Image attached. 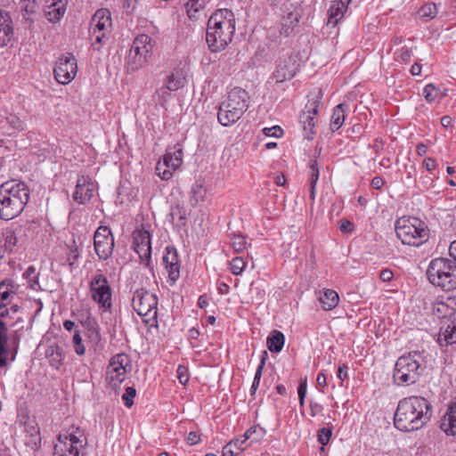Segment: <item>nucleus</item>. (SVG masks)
I'll use <instances>...</instances> for the list:
<instances>
[{"label":"nucleus","instance_id":"f257e3e1","mask_svg":"<svg viewBox=\"0 0 456 456\" xmlns=\"http://www.w3.org/2000/svg\"><path fill=\"white\" fill-rule=\"evenodd\" d=\"M432 404L422 396L411 395L401 399L394 416L395 428L403 432L421 429L432 417Z\"/></svg>","mask_w":456,"mask_h":456},{"label":"nucleus","instance_id":"f03ea898","mask_svg":"<svg viewBox=\"0 0 456 456\" xmlns=\"http://www.w3.org/2000/svg\"><path fill=\"white\" fill-rule=\"evenodd\" d=\"M235 16L230 9H218L208 21L206 41L213 53L224 50L235 32Z\"/></svg>","mask_w":456,"mask_h":456},{"label":"nucleus","instance_id":"7ed1b4c3","mask_svg":"<svg viewBox=\"0 0 456 456\" xmlns=\"http://www.w3.org/2000/svg\"><path fill=\"white\" fill-rule=\"evenodd\" d=\"M29 200L24 182L11 180L0 185V218L12 220L21 214Z\"/></svg>","mask_w":456,"mask_h":456},{"label":"nucleus","instance_id":"20e7f679","mask_svg":"<svg viewBox=\"0 0 456 456\" xmlns=\"http://www.w3.org/2000/svg\"><path fill=\"white\" fill-rule=\"evenodd\" d=\"M423 356L419 351L401 355L395 362L393 380L396 386L415 384L425 370Z\"/></svg>","mask_w":456,"mask_h":456},{"label":"nucleus","instance_id":"39448f33","mask_svg":"<svg viewBox=\"0 0 456 456\" xmlns=\"http://www.w3.org/2000/svg\"><path fill=\"white\" fill-rule=\"evenodd\" d=\"M427 276L435 286L450 291L456 289V263L445 257L433 259L428 267Z\"/></svg>","mask_w":456,"mask_h":456},{"label":"nucleus","instance_id":"423d86ee","mask_svg":"<svg viewBox=\"0 0 456 456\" xmlns=\"http://www.w3.org/2000/svg\"><path fill=\"white\" fill-rule=\"evenodd\" d=\"M395 232L402 243L409 246L419 247L429 238L428 225L417 217L398 219Z\"/></svg>","mask_w":456,"mask_h":456},{"label":"nucleus","instance_id":"0eeeda50","mask_svg":"<svg viewBox=\"0 0 456 456\" xmlns=\"http://www.w3.org/2000/svg\"><path fill=\"white\" fill-rule=\"evenodd\" d=\"M158 297L145 289H138L134 292L132 305L134 310L142 317L143 322L151 323L157 322Z\"/></svg>","mask_w":456,"mask_h":456},{"label":"nucleus","instance_id":"6e6552de","mask_svg":"<svg viewBox=\"0 0 456 456\" xmlns=\"http://www.w3.org/2000/svg\"><path fill=\"white\" fill-rule=\"evenodd\" d=\"M151 42V37L145 34L139 35L134 38L126 58L129 70L135 71L147 62L148 55L153 48Z\"/></svg>","mask_w":456,"mask_h":456},{"label":"nucleus","instance_id":"1a4fd4ad","mask_svg":"<svg viewBox=\"0 0 456 456\" xmlns=\"http://www.w3.org/2000/svg\"><path fill=\"white\" fill-rule=\"evenodd\" d=\"M89 289L92 299L99 307L103 311H110L112 306V289L107 277L102 273H95L89 283Z\"/></svg>","mask_w":456,"mask_h":456},{"label":"nucleus","instance_id":"9d476101","mask_svg":"<svg viewBox=\"0 0 456 456\" xmlns=\"http://www.w3.org/2000/svg\"><path fill=\"white\" fill-rule=\"evenodd\" d=\"M94 246L96 255L101 260L109 259L114 249V237L110 227L101 225L94 235Z\"/></svg>","mask_w":456,"mask_h":456},{"label":"nucleus","instance_id":"9b49d317","mask_svg":"<svg viewBox=\"0 0 456 456\" xmlns=\"http://www.w3.org/2000/svg\"><path fill=\"white\" fill-rule=\"evenodd\" d=\"M322 94L319 90L312 102L309 101V104L305 106L304 110L299 116V122L301 123L305 136L308 140L313 139V135L315 134V123L318 115V109L322 103Z\"/></svg>","mask_w":456,"mask_h":456},{"label":"nucleus","instance_id":"f8f14e48","mask_svg":"<svg viewBox=\"0 0 456 456\" xmlns=\"http://www.w3.org/2000/svg\"><path fill=\"white\" fill-rule=\"evenodd\" d=\"M130 365L127 354H117L110 358L107 367V380L112 387H116L126 379V368Z\"/></svg>","mask_w":456,"mask_h":456},{"label":"nucleus","instance_id":"ddd939ff","mask_svg":"<svg viewBox=\"0 0 456 456\" xmlns=\"http://www.w3.org/2000/svg\"><path fill=\"white\" fill-rule=\"evenodd\" d=\"M77 71L76 58L71 54L62 55L59 58L53 69L55 79L62 85L70 83Z\"/></svg>","mask_w":456,"mask_h":456},{"label":"nucleus","instance_id":"4468645a","mask_svg":"<svg viewBox=\"0 0 456 456\" xmlns=\"http://www.w3.org/2000/svg\"><path fill=\"white\" fill-rule=\"evenodd\" d=\"M133 248L141 261L146 262L149 266L151 258V238L147 230L142 227L133 232Z\"/></svg>","mask_w":456,"mask_h":456},{"label":"nucleus","instance_id":"2eb2a0df","mask_svg":"<svg viewBox=\"0 0 456 456\" xmlns=\"http://www.w3.org/2000/svg\"><path fill=\"white\" fill-rule=\"evenodd\" d=\"M297 66L296 59L291 55L279 58L271 79L274 80L276 84L290 80L295 77Z\"/></svg>","mask_w":456,"mask_h":456},{"label":"nucleus","instance_id":"dca6fc26","mask_svg":"<svg viewBox=\"0 0 456 456\" xmlns=\"http://www.w3.org/2000/svg\"><path fill=\"white\" fill-rule=\"evenodd\" d=\"M163 263L168 273L170 284L173 285L180 276V262L176 249L168 246L166 248V253L163 256Z\"/></svg>","mask_w":456,"mask_h":456},{"label":"nucleus","instance_id":"f3484780","mask_svg":"<svg viewBox=\"0 0 456 456\" xmlns=\"http://www.w3.org/2000/svg\"><path fill=\"white\" fill-rule=\"evenodd\" d=\"M95 184L89 177L81 176L77 181L73 200L78 204H86L94 196Z\"/></svg>","mask_w":456,"mask_h":456},{"label":"nucleus","instance_id":"a211bd4d","mask_svg":"<svg viewBox=\"0 0 456 456\" xmlns=\"http://www.w3.org/2000/svg\"><path fill=\"white\" fill-rule=\"evenodd\" d=\"M248 94L240 87H234L228 94V99L224 102L229 108L236 110L243 114L248 108Z\"/></svg>","mask_w":456,"mask_h":456},{"label":"nucleus","instance_id":"6ab92c4d","mask_svg":"<svg viewBox=\"0 0 456 456\" xmlns=\"http://www.w3.org/2000/svg\"><path fill=\"white\" fill-rule=\"evenodd\" d=\"M433 313L440 319H450L456 313V297H446L433 304Z\"/></svg>","mask_w":456,"mask_h":456},{"label":"nucleus","instance_id":"aec40b11","mask_svg":"<svg viewBox=\"0 0 456 456\" xmlns=\"http://www.w3.org/2000/svg\"><path fill=\"white\" fill-rule=\"evenodd\" d=\"M111 25L110 12L107 9H99L94 14L91 20V28L93 33L97 31H108Z\"/></svg>","mask_w":456,"mask_h":456},{"label":"nucleus","instance_id":"412c9836","mask_svg":"<svg viewBox=\"0 0 456 456\" xmlns=\"http://www.w3.org/2000/svg\"><path fill=\"white\" fill-rule=\"evenodd\" d=\"M242 115L241 112L229 108L228 105L223 102L218 109L217 119L222 126H231L235 124Z\"/></svg>","mask_w":456,"mask_h":456},{"label":"nucleus","instance_id":"4be33fe9","mask_svg":"<svg viewBox=\"0 0 456 456\" xmlns=\"http://www.w3.org/2000/svg\"><path fill=\"white\" fill-rule=\"evenodd\" d=\"M13 35L12 20L7 12L0 10V47L6 45Z\"/></svg>","mask_w":456,"mask_h":456},{"label":"nucleus","instance_id":"5701e85b","mask_svg":"<svg viewBox=\"0 0 456 456\" xmlns=\"http://www.w3.org/2000/svg\"><path fill=\"white\" fill-rule=\"evenodd\" d=\"M440 428L447 436H456V403L449 405L444 416L440 421Z\"/></svg>","mask_w":456,"mask_h":456},{"label":"nucleus","instance_id":"b1692460","mask_svg":"<svg viewBox=\"0 0 456 456\" xmlns=\"http://www.w3.org/2000/svg\"><path fill=\"white\" fill-rule=\"evenodd\" d=\"M437 343L440 346H448L456 343V324L454 322L442 325L437 336Z\"/></svg>","mask_w":456,"mask_h":456},{"label":"nucleus","instance_id":"393cba45","mask_svg":"<svg viewBox=\"0 0 456 456\" xmlns=\"http://www.w3.org/2000/svg\"><path fill=\"white\" fill-rule=\"evenodd\" d=\"M351 0H335L332 2L328 11V24L336 26L340 19L344 16L347 9V5Z\"/></svg>","mask_w":456,"mask_h":456},{"label":"nucleus","instance_id":"a878e982","mask_svg":"<svg viewBox=\"0 0 456 456\" xmlns=\"http://www.w3.org/2000/svg\"><path fill=\"white\" fill-rule=\"evenodd\" d=\"M45 356L49 361V364L53 368L58 370L63 363L65 352L61 346H59L58 344H52L47 347Z\"/></svg>","mask_w":456,"mask_h":456},{"label":"nucleus","instance_id":"bb28decb","mask_svg":"<svg viewBox=\"0 0 456 456\" xmlns=\"http://www.w3.org/2000/svg\"><path fill=\"white\" fill-rule=\"evenodd\" d=\"M59 444L54 446V455L56 456H79V448L72 444H68V436L59 435Z\"/></svg>","mask_w":456,"mask_h":456},{"label":"nucleus","instance_id":"cd10ccee","mask_svg":"<svg viewBox=\"0 0 456 456\" xmlns=\"http://www.w3.org/2000/svg\"><path fill=\"white\" fill-rule=\"evenodd\" d=\"M4 243L0 240V258H4L6 254H10L18 242L14 231L6 229L2 233Z\"/></svg>","mask_w":456,"mask_h":456},{"label":"nucleus","instance_id":"c85d7f7f","mask_svg":"<svg viewBox=\"0 0 456 456\" xmlns=\"http://www.w3.org/2000/svg\"><path fill=\"white\" fill-rule=\"evenodd\" d=\"M299 21V14L297 12H289L286 16L281 19V35L289 37L294 30V28Z\"/></svg>","mask_w":456,"mask_h":456},{"label":"nucleus","instance_id":"c756f323","mask_svg":"<svg viewBox=\"0 0 456 456\" xmlns=\"http://www.w3.org/2000/svg\"><path fill=\"white\" fill-rule=\"evenodd\" d=\"M320 302L325 311L335 308L339 301L338 294L333 289H325L320 297Z\"/></svg>","mask_w":456,"mask_h":456},{"label":"nucleus","instance_id":"7c9ffc66","mask_svg":"<svg viewBox=\"0 0 456 456\" xmlns=\"http://www.w3.org/2000/svg\"><path fill=\"white\" fill-rule=\"evenodd\" d=\"M285 337L281 331L273 330L267 338L266 345L272 353H279L282 350Z\"/></svg>","mask_w":456,"mask_h":456},{"label":"nucleus","instance_id":"2f4dec72","mask_svg":"<svg viewBox=\"0 0 456 456\" xmlns=\"http://www.w3.org/2000/svg\"><path fill=\"white\" fill-rule=\"evenodd\" d=\"M346 105L340 103L333 109L331 119H330V129L334 132L338 130L345 122V112Z\"/></svg>","mask_w":456,"mask_h":456},{"label":"nucleus","instance_id":"473e14b6","mask_svg":"<svg viewBox=\"0 0 456 456\" xmlns=\"http://www.w3.org/2000/svg\"><path fill=\"white\" fill-rule=\"evenodd\" d=\"M169 221L178 228L184 227L186 224V210L180 205L171 207L168 214Z\"/></svg>","mask_w":456,"mask_h":456},{"label":"nucleus","instance_id":"72a5a7b5","mask_svg":"<svg viewBox=\"0 0 456 456\" xmlns=\"http://www.w3.org/2000/svg\"><path fill=\"white\" fill-rule=\"evenodd\" d=\"M310 169V199L314 201L315 199L316 184L319 179V167L316 159H312L309 163Z\"/></svg>","mask_w":456,"mask_h":456},{"label":"nucleus","instance_id":"f704fd0d","mask_svg":"<svg viewBox=\"0 0 456 456\" xmlns=\"http://www.w3.org/2000/svg\"><path fill=\"white\" fill-rule=\"evenodd\" d=\"M207 196V189L200 183H195L191 190L190 203L191 206H196L200 202H203Z\"/></svg>","mask_w":456,"mask_h":456},{"label":"nucleus","instance_id":"c9c22d12","mask_svg":"<svg viewBox=\"0 0 456 456\" xmlns=\"http://www.w3.org/2000/svg\"><path fill=\"white\" fill-rule=\"evenodd\" d=\"M7 328L3 321H0V369L7 363L6 357Z\"/></svg>","mask_w":456,"mask_h":456},{"label":"nucleus","instance_id":"e433bc0d","mask_svg":"<svg viewBox=\"0 0 456 456\" xmlns=\"http://www.w3.org/2000/svg\"><path fill=\"white\" fill-rule=\"evenodd\" d=\"M27 436L26 445L29 446L32 450H37L40 447L41 437L39 428L37 426L26 428Z\"/></svg>","mask_w":456,"mask_h":456},{"label":"nucleus","instance_id":"4c0bfd02","mask_svg":"<svg viewBox=\"0 0 456 456\" xmlns=\"http://www.w3.org/2000/svg\"><path fill=\"white\" fill-rule=\"evenodd\" d=\"M242 438H236L226 444L222 450V456H237L239 455L245 447L244 444H241Z\"/></svg>","mask_w":456,"mask_h":456},{"label":"nucleus","instance_id":"58836bf2","mask_svg":"<svg viewBox=\"0 0 456 456\" xmlns=\"http://www.w3.org/2000/svg\"><path fill=\"white\" fill-rule=\"evenodd\" d=\"M205 5V1L198 0V1H188L185 4V8L187 14L191 20H196L198 18L197 13L203 9Z\"/></svg>","mask_w":456,"mask_h":456},{"label":"nucleus","instance_id":"ea45409f","mask_svg":"<svg viewBox=\"0 0 456 456\" xmlns=\"http://www.w3.org/2000/svg\"><path fill=\"white\" fill-rule=\"evenodd\" d=\"M437 14V7L436 4L429 3L421 6L419 10V15L422 19L431 20Z\"/></svg>","mask_w":456,"mask_h":456},{"label":"nucleus","instance_id":"a19ab883","mask_svg":"<svg viewBox=\"0 0 456 456\" xmlns=\"http://www.w3.org/2000/svg\"><path fill=\"white\" fill-rule=\"evenodd\" d=\"M9 286L12 287V281L4 280L0 282V309L6 305L4 302L8 299L11 293Z\"/></svg>","mask_w":456,"mask_h":456},{"label":"nucleus","instance_id":"79ce46f5","mask_svg":"<svg viewBox=\"0 0 456 456\" xmlns=\"http://www.w3.org/2000/svg\"><path fill=\"white\" fill-rule=\"evenodd\" d=\"M76 433H80L79 428H76V432H71L69 435H66L68 436V444L78 446L80 449L86 444V439H82V435L77 436Z\"/></svg>","mask_w":456,"mask_h":456},{"label":"nucleus","instance_id":"37998d69","mask_svg":"<svg viewBox=\"0 0 456 456\" xmlns=\"http://www.w3.org/2000/svg\"><path fill=\"white\" fill-rule=\"evenodd\" d=\"M5 121L10 126V127L13 129V131L19 132L24 130L23 122L16 115L10 114L9 116L5 117Z\"/></svg>","mask_w":456,"mask_h":456},{"label":"nucleus","instance_id":"c03bdc74","mask_svg":"<svg viewBox=\"0 0 456 456\" xmlns=\"http://www.w3.org/2000/svg\"><path fill=\"white\" fill-rule=\"evenodd\" d=\"M439 89L436 88L433 84L427 85L423 89V96L428 102H432L436 100L438 95Z\"/></svg>","mask_w":456,"mask_h":456},{"label":"nucleus","instance_id":"a18cd8bd","mask_svg":"<svg viewBox=\"0 0 456 456\" xmlns=\"http://www.w3.org/2000/svg\"><path fill=\"white\" fill-rule=\"evenodd\" d=\"M156 172L162 180L167 181L172 177L174 170L159 161L156 166Z\"/></svg>","mask_w":456,"mask_h":456},{"label":"nucleus","instance_id":"49530a36","mask_svg":"<svg viewBox=\"0 0 456 456\" xmlns=\"http://www.w3.org/2000/svg\"><path fill=\"white\" fill-rule=\"evenodd\" d=\"M247 264L241 257H234L231 262V270L232 274L240 275L244 271Z\"/></svg>","mask_w":456,"mask_h":456},{"label":"nucleus","instance_id":"de8ad7c7","mask_svg":"<svg viewBox=\"0 0 456 456\" xmlns=\"http://www.w3.org/2000/svg\"><path fill=\"white\" fill-rule=\"evenodd\" d=\"M36 268L34 266H28L23 273V277L28 281L29 287L36 289V285H38V279L35 274Z\"/></svg>","mask_w":456,"mask_h":456},{"label":"nucleus","instance_id":"09e8293b","mask_svg":"<svg viewBox=\"0 0 456 456\" xmlns=\"http://www.w3.org/2000/svg\"><path fill=\"white\" fill-rule=\"evenodd\" d=\"M72 342L76 354L78 355H83L86 352V348L82 343V338L79 334V331H76L74 333Z\"/></svg>","mask_w":456,"mask_h":456},{"label":"nucleus","instance_id":"8fccbe9b","mask_svg":"<svg viewBox=\"0 0 456 456\" xmlns=\"http://www.w3.org/2000/svg\"><path fill=\"white\" fill-rule=\"evenodd\" d=\"M136 395V390L133 387H127L125 393L122 395V399L125 402V405L127 408H131L134 404L133 399Z\"/></svg>","mask_w":456,"mask_h":456},{"label":"nucleus","instance_id":"3c124183","mask_svg":"<svg viewBox=\"0 0 456 456\" xmlns=\"http://www.w3.org/2000/svg\"><path fill=\"white\" fill-rule=\"evenodd\" d=\"M183 86V78L175 77L174 74L167 77V88L169 91H176Z\"/></svg>","mask_w":456,"mask_h":456},{"label":"nucleus","instance_id":"603ef678","mask_svg":"<svg viewBox=\"0 0 456 456\" xmlns=\"http://www.w3.org/2000/svg\"><path fill=\"white\" fill-rule=\"evenodd\" d=\"M232 245L235 251H242L247 247L246 237L243 235H234Z\"/></svg>","mask_w":456,"mask_h":456},{"label":"nucleus","instance_id":"864d4df0","mask_svg":"<svg viewBox=\"0 0 456 456\" xmlns=\"http://www.w3.org/2000/svg\"><path fill=\"white\" fill-rule=\"evenodd\" d=\"M332 429L330 428H322L318 432V442L322 445H326L331 437Z\"/></svg>","mask_w":456,"mask_h":456},{"label":"nucleus","instance_id":"5fc2aeb1","mask_svg":"<svg viewBox=\"0 0 456 456\" xmlns=\"http://www.w3.org/2000/svg\"><path fill=\"white\" fill-rule=\"evenodd\" d=\"M176 372L179 382L183 385H185L189 381V372L187 367L180 364L177 367Z\"/></svg>","mask_w":456,"mask_h":456},{"label":"nucleus","instance_id":"6e6d98bb","mask_svg":"<svg viewBox=\"0 0 456 456\" xmlns=\"http://www.w3.org/2000/svg\"><path fill=\"white\" fill-rule=\"evenodd\" d=\"M263 133L266 136L281 137L283 134V130L279 126H273L272 127H265L263 129Z\"/></svg>","mask_w":456,"mask_h":456},{"label":"nucleus","instance_id":"4d7b16f0","mask_svg":"<svg viewBox=\"0 0 456 456\" xmlns=\"http://www.w3.org/2000/svg\"><path fill=\"white\" fill-rule=\"evenodd\" d=\"M396 59L404 62H408L412 55L411 51L407 47H402L396 53Z\"/></svg>","mask_w":456,"mask_h":456},{"label":"nucleus","instance_id":"13d9d810","mask_svg":"<svg viewBox=\"0 0 456 456\" xmlns=\"http://www.w3.org/2000/svg\"><path fill=\"white\" fill-rule=\"evenodd\" d=\"M138 0H123L122 7L126 14H131L136 8Z\"/></svg>","mask_w":456,"mask_h":456},{"label":"nucleus","instance_id":"bf43d9fd","mask_svg":"<svg viewBox=\"0 0 456 456\" xmlns=\"http://www.w3.org/2000/svg\"><path fill=\"white\" fill-rule=\"evenodd\" d=\"M339 229L343 233H351L354 232V225L347 219L340 220Z\"/></svg>","mask_w":456,"mask_h":456},{"label":"nucleus","instance_id":"052dcab7","mask_svg":"<svg viewBox=\"0 0 456 456\" xmlns=\"http://www.w3.org/2000/svg\"><path fill=\"white\" fill-rule=\"evenodd\" d=\"M89 338L93 341L98 342L101 339V335L98 330V326L95 322H94V324L89 328Z\"/></svg>","mask_w":456,"mask_h":456},{"label":"nucleus","instance_id":"680f3d73","mask_svg":"<svg viewBox=\"0 0 456 456\" xmlns=\"http://www.w3.org/2000/svg\"><path fill=\"white\" fill-rule=\"evenodd\" d=\"M161 162L164 163L166 165V167H170L174 171L179 167L171 166V164L175 165V159L169 150L167 151V153L164 155L163 160Z\"/></svg>","mask_w":456,"mask_h":456},{"label":"nucleus","instance_id":"e2e57ef3","mask_svg":"<svg viewBox=\"0 0 456 456\" xmlns=\"http://www.w3.org/2000/svg\"><path fill=\"white\" fill-rule=\"evenodd\" d=\"M348 367L346 363L342 362V363H339L338 365V378L341 380V381H344L346 379H348Z\"/></svg>","mask_w":456,"mask_h":456},{"label":"nucleus","instance_id":"0e129e2a","mask_svg":"<svg viewBox=\"0 0 456 456\" xmlns=\"http://www.w3.org/2000/svg\"><path fill=\"white\" fill-rule=\"evenodd\" d=\"M90 33L94 39L93 45L102 44L104 42V39L107 38L106 31H97V32H95V34H94L93 30H90Z\"/></svg>","mask_w":456,"mask_h":456},{"label":"nucleus","instance_id":"69168bd1","mask_svg":"<svg viewBox=\"0 0 456 456\" xmlns=\"http://www.w3.org/2000/svg\"><path fill=\"white\" fill-rule=\"evenodd\" d=\"M174 159H175V165L171 164L173 167H180L183 160V150L181 148L175 149L173 151H171Z\"/></svg>","mask_w":456,"mask_h":456},{"label":"nucleus","instance_id":"338daca9","mask_svg":"<svg viewBox=\"0 0 456 456\" xmlns=\"http://www.w3.org/2000/svg\"><path fill=\"white\" fill-rule=\"evenodd\" d=\"M186 441L191 445L197 444L200 442V435L197 432L191 431L188 434Z\"/></svg>","mask_w":456,"mask_h":456},{"label":"nucleus","instance_id":"774afa93","mask_svg":"<svg viewBox=\"0 0 456 456\" xmlns=\"http://www.w3.org/2000/svg\"><path fill=\"white\" fill-rule=\"evenodd\" d=\"M379 278L384 282L391 281L394 278V273L390 269H383L379 273Z\"/></svg>","mask_w":456,"mask_h":456}]
</instances>
